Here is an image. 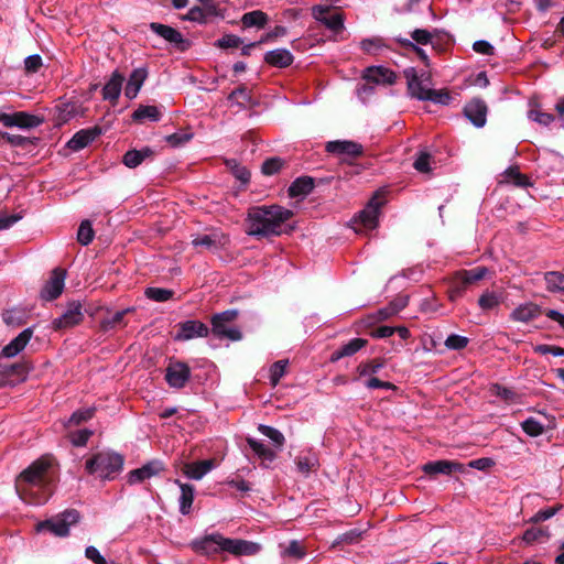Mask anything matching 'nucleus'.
Listing matches in <instances>:
<instances>
[{
    "label": "nucleus",
    "mask_w": 564,
    "mask_h": 564,
    "mask_svg": "<svg viewBox=\"0 0 564 564\" xmlns=\"http://www.w3.org/2000/svg\"><path fill=\"white\" fill-rule=\"evenodd\" d=\"M50 466L47 459L40 458L19 475L15 480V490L23 501L42 505L47 500L48 480L46 474Z\"/></svg>",
    "instance_id": "1"
},
{
    "label": "nucleus",
    "mask_w": 564,
    "mask_h": 564,
    "mask_svg": "<svg viewBox=\"0 0 564 564\" xmlns=\"http://www.w3.org/2000/svg\"><path fill=\"white\" fill-rule=\"evenodd\" d=\"M293 213L284 207L258 206L249 210L248 235L269 237L281 234L283 224L292 217Z\"/></svg>",
    "instance_id": "2"
},
{
    "label": "nucleus",
    "mask_w": 564,
    "mask_h": 564,
    "mask_svg": "<svg viewBox=\"0 0 564 564\" xmlns=\"http://www.w3.org/2000/svg\"><path fill=\"white\" fill-rule=\"evenodd\" d=\"M191 546L196 553L203 555H212L220 552H227L236 556L253 555L260 550L257 543L239 539H228L220 533H212L195 539L192 541Z\"/></svg>",
    "instance_id": "3"
},
{
    "label": "nucleus",
    "mask_w": 564,
    "mask_h": 564,
    "mask_svg": "<svg viewBox=\"0 0 564 564\" xmlns=\"http://www.w3.org/2000/svg\"><path fill=\"white\" fill-rule=\"evenodd\" d=\"M123 457L111 451H101L86 459L85 470L101 480H112L122 470Z\"/></svg>",
    "instance_id": "4"
},
{
    "label": "nucleus",
    "mask_w": 564,
    "mask_h": 564,
    "mask_svg": "<svg viewBox=\"0 0 564 564\" xmlns=\"http://www.w3.org/2000/svg\"><path fill=\"white\" fill-rule=\"evenodd\" d=\"M384 203V192L377 191L366 207L351 220L356 234H365L378 226L380 208Z\"/></svg>",
    "instance_id": "5"
},
{
    "label": "nucleus",
    "mask_w": 564,
    "mask_h": 564,
    "mask_svg": "<svg viewBox=\"0 0 564 564\" xmlns=\"http://www.w3.org/2000/svg\"><path fill=\"white\" fill-rule=\"evenodd\" d=\"M79 513L76 510H66L59 517L45 520L36 524V531H50L56 536H66L69 533V527L77 523Z\"/></svg>",
    "instance_id": "6"
},
{
    "label": "nucleus",
    "mask_w": 564,
    "mask_h": 564,
    "mask_svg": "<svg viewBox=\"0 0 564 564\" xmlns=\"http://www.w3.org/2000/svg\"><path fill=\"white\" fill-rule=\"evenodd\" d=\"M0 122L7 128L32 129L39 127L42 123V119L25 111L13 113L0 112Z\"/></svg>",
    "instance_id": "7"
},
{
    "label": "nucleus",
    "mask_w": 564,
    "mask_h": 564,
    "mask_svg": "<svg viewBox=\"0 0 564 564\" xmlns=\"http://www.w3.org/2000/svg\"><path fill=\"white\" fill-rule=\"evenodd\" d=\"M66 271L61 268H55L41 290V297L45 301L57 299L65 285Z\"/></svg>",
    "instance_id": "8"
},
{
    "label": "nucleus",
    "mask_w": 564,
    "mask_h": 564,
    "mask_svg": "<svg viewBox=\"0 0 564 564\" xmlns=\"http://www.w3.org/2000/svg\"><path fill=\"white\" fill-rule=\"evenodd\" d=\"M82 304L79 302H72L67 305L64 314L52 322L53 328L65 329L79 324L83 319Z\"/></svg>",
    "instance_id": "9"
},
{
    "label": "nucleus",
    "mask_w": 564,
    "mask_h": 564,
    "mask_svg": "<svg viewBox=\"0 0 564 564\" xmlns=\"http://www.w3.org/2000/svg\"><path fill=\"white\" fill-rule=\"evenodd\" d=\"M191 377V370L184 362H172L166 368L165 380L171 388H183Z\"/></svg>",
    "instance_id": "10"
},
{
    "label": "nucleus",
    "mask_w": 564,
    "mask_h": 564,
    "mask_svg": "<svg viewBox=\"0 0 564 564\" xmlns=\"http://www.w3.org/2000/svg\"><path fill=\"white\" fill-rule=\"evenodd\" d=\"M192 243L195 248L216 251L228 243V238L219 231H213L210 234L195 236Z\"/></svg>",
    "instance_id": "11"
},
{
    "label": "nucleus",
    "mask_w": 564,
    "mask_h": 564,
    "mask_svg": "<svg viewBox=\"0 0 564 564\" xmlns=\"http://www.w3.org/2000/svg\"><path fill=\"white\" fill-rule=\"evenodd\" d=\"M543 421L535 417H528L524 420L521 423L523 432L531 437H538L546 430H553L555 427V417L546 414H543Z\"/></svg>",
    "instance_id": "12"
},
{
    "label": "nucleus",
    "mask_w": 564,
    "mask_h": 564,
    "mask_svg": "<svg viewBox=\"0 0 564 564\" xmlns=\"http://www.w3.org/2000/svg\"><path fill=\"white\" fill-rule=\"evenodd\" d=\"M487 105L480 99L470 100L464 108L466 118L476 127L482 128L487 122Z\"/></svg>",
    "instance_id": "13"
},
{
    "label": "nucleus",
    "mask_w": 564,
    "mask_h": 564,
    "mask_svg": "<svg viewBox=\"0 0 564 564\" xmlns=\"http://www.w3.org/2000/svg\"><path fill=\"white\" fill-rule=\"evenodd\" d=\"M325 149L328 153L343 158H355L360 155L362 152V147L360 144L348 140L329 141L326 143Z\"/></svg>",
    "instance_id": "14"
},
{
    "label": "nucleus",
    "mask_w": 564,
    "mask_h": 564,
    "mask_svg": "<svg viewBox=\"0 0 564 564\" xmlns=\"http://www.w3.org/2000/svg\"><path fill=\"white\" fill-rule=\"evenodd\" d=\"M208 333L209 329L204 323L191 319L180 325L175 340H189L197 337H206Z\"/></svg>",
    "instance_id": "15"
},
{
    "label": "nucleus",
    "mask_w": 564,
    "mask_h": 564,
    "mask_svg": "<svg viewBox=\"0 0 564 564\" xmlns=\"http://www.w3.org/2000/svg\"><path fill=\"white\" fill-rule=\"evenodd\" d=\"M101 134L99 127H91L79 130L73 138L67 142V148L72 151H79L90 144L96 138Z\"/></svg>",
    "instance_id": "16"
},
{
    "label": "nucleus",
    "mask_w": 564,
    "mask_h": 564,
    "mask_svg": "<svg viewBox=\"0 0 564 564\" xmlns=\"http://www.w3.org/2000/svg\"><path fill=\"white\" fill-rule=\"evenodd\" d=\"M364 78L373 84L393 85L397 76L394 72L384 66H370L365 69Z\"/></svg>",
    "instance_id": "17"
},
{
    "label": "nucleus",
    "mask_w": 564,
    "mask_h": 564,
    "mask_svg": "<svg viewBox=\"0 0 564 564\" xmlns=\"http://www.w3.org/2000/svg\"><path fill=\"white\" fill-rule=\"evenodd\" d=\"M163 469L162 464L158 460L150 462L140 468L133 469L128 475V482L130 485L139 484L145 479L158 475Z\"/></svg>",
    "instance_id": "18"
},
{
    "label": "nucleus",
    "mask_w": 564,
    "mask_h": 564,
    "mask_svg": "<svg viewBox=\"0 0 564 564\" xmlns=\"http://www.w3.org/2000/svg\"><path fill=\"white\" fill-rule=\"evenodd\" d=\"M422 469L426 475L431 476L437 474L451 475L455 471H463L464 465L452 460H434L426 463Z\"/></svg>",
    "instance_id": "19"
},
{
    "label": "nucleus",
    "mask_w": 564,
    "mask_h": 564,
    "mask_svg": "<svg viewBox=\"0 0 564 564\" xmlns=\"http://www.w3.org/2000/svg\"><path fill=\"white\" fill-rule=\"evenodd\" d=\"M32 329L25 328L15 338H13L8 345L2 348L1 355L7 358L15 357L21 352L32 337Z\"/></svg>",
    "instance_id": "20"
},
{
    "label": "nucleus",
    "mask_w": 564,
    "mask_h": 564,
    "mask_svg": "<svg viewBox=\"0 0 564 564\" xmlns=\"http://www.w3.org/2000/svg\"><path fill=\"white\" fill-rule=\"evenodd\" d=\"M148 77V69L145 67H139L132 70L130 74V77L128 79V83L124 88V95L129 99H134L143 83L145 82Z\"/></svg>",
    "instance_id": "21"
},
{
    "label": "nucleus",
    "mask_w": 564,
    "mask_h": 564,
    "mask_svg": "<svg viewBox=\"0 0 564 564\" xmlns=\"http://www.w3.org/2000/svg\"><path fill=\"white\" fill-rule=\"evenodd\" d=\"M86 109L77 101L62 102L57 106V120L66 123L76 117H83Z\"/></svg>",
    "instance_id": "22"
},
{
    "label": "nucleus",
    "mask_w": 564,
    "mask_h": 564,
    "mask_svg": "<svg viewBox=\"0 0 564 564\" xmlns=\"http://www.w3.org/2000/svg\"><path fill=\"white\" fill-rule=\"evenodd\" d=\"M406 78H408V89L412 97L420 99V100H426L430 97L431 88L427 87V85L424 84L423 80H421L413 70L406 72Z\"/></svg>",
    "instance_id": "23"
},
{
    "label": "nucleus",
    "mask_w": 564,
    "mask_h": 564,
    "mask_svg": "<svg viewBox=\"0 0 564 564\" xmlns=\"http://www.w3.org/2000/svg\"><path fill=\"white\" fill-rule=\"evenodd\" d=\"M123 79L124 78L120 73L113 72L110 79L102 88L104 99L117 101L121 93Z\"/></svg>",
    "instance_id": "24"
},
{
    "label": "nucleus",
    "mask_w": 564,
    "mask_h": 564,
    "mask_svg": "<svg viewBox=\"0 0 564 564\" xmlns=\"http://www.w3.org/2000/svg\"><path fill=\"white\" fill-rule=\"evenodd\" d=\"M264 61L274 67H288L293 63V55L286 48H276L265 53Z\"/></svg>",
    "instance_id": "25"
},
{
    "label": "nucleus",
    "mask_w": 564,
    "mask_h": 564,
    "mask_svg": "<svg viewBox=\"0 0 564 564\" xmlns=\"http://www.w3.org/2000/svg\"><path fill=\"white\" fill-rule=\"evenodd\" d=\"M175 484L181 489V495L178 498L180 512L183 516H186L191 512L192 505L194 501L195 488L189 484H183L180 480H176Z\"/></svg>",
    "instance_id": "26"
},
{
    "label": "nucleus",
    "mask_w": 564,
    "mask_h": 564,
    "mask_svg": "<svg viewBox=\"0 0 564 564\" xmlns=\"http://www.w3.org/2000/svg\"><path fill=\"white\" fill-rule=\"evenodd\" d=\"M214 462L212 459L200 460L187 464L184 468V474L194 480H200L214 468Z\"/></svg>",
    "instance_id": "27"
},
{
    "label": "nucleus",
    "mask_w": 564,
    "mask_h": 564,
    "mask_svg": "<svg viewBox=\"0 0 564 564\" xmlns=\"http://www.w3.org/2000/svg\"><path fill=\"white\" fill-rule=\"evenodd\" d=\"M540 315V308L533 303H524L516 307L510 317L516 322L528 323Z\"/></svg>",
    "instance_id": "28"
},
{
    "label": "nucleus",
    "mask_w": 564,
    "mask_h": 564,
    "mask_svg": "<svg viewBox=\"0 0 564 564\" xmlns=\"http://www.w3.org/2000/svg\"><path fill=\"white\" fill-rule=\"evenodd\" d=\"M150 29L158 34L159 36L163 37L165 41L172 43V44H182L184 43L183 35L181 32H178L176 29L164 25L161 23H151Z\"/></svg>",
    "instance_id": "29"
},
{
    "label": "nucleus",
    "mask_w": 564,
    "mask_h": 564,
    "mask_svg": "<svg viewBox=\"0 0 564 564\" xmlns=\"http://www.w3.org/2000/svg\"><path fill=\"white\" fill-rule=\"evenodd\" d=\"M153 154L151 148L145 147L141 150H130L128 151L122 159L123 164L129 169H135L139 166L147 158H150Z\"/></svg>",
    "instance_id": "30"
},
{
    "label": "nucleus",
    "mask_w": 564,
    "mask_h": 564,
    "mask_svg": "<svg viewBox=\"0 0 564 564\" xmlns=\"http://www.w3.org/2000/svg\"><path fill=\"white\" fill-rule=\"evenodd\" d=\"M212 332L218 338H228L232 341L242 338L241 332L237 327L228 326L226 323L212 322Z\"/></svg>",
    "instance_id": "31"
},
{
    "label": "nucleus",
    "mask_w": 564,
    "mask_h": 564,
    "mask_svg": "<svg viewBox=\"0 0 564 564\" xmlns=\"http://www.w3.org/2000/svg\"><path fill=\"white\" fill-rule=\"evenodd\" d=\"M367 345V340L364 338H352L347 344L343 345L340 349L336 350L332 355V360L336 361L343 357H348L355 355L361 348Z\"/></svg>",
    "instance_id": "32"
},
{
    "label": "nucleus",
    "mask_w": 564,
    "mask_h": 564,
    "mask_svg": "<svg viewBox=\"0 0 564 564\" xmlns=\"http://www.w3.org/2000/svg\"><path fill=\"white\" fill-rule=\"evenodd\" d=\"M247 443L252 452L263 462H273L276 457V453L267 446L262 441L253 437H247Z\"/></svg>",
    "instance_id": "33"
},
{
    "label": "nucleus",
    "mask_w": 564,
    "mask_h": 564,
    "mask_svg": "<svg viewBox=\"0 0 564 564\" xmlns=\"http://www.w3.org/2000/svg\"><path fill=\"white\" fill-rule=\"evenodd\" d=\"M297 471L303 476L307 477L313 470L318 467V458L315 454L308 453L307 455H301L295 460Z\"/></svg>",
    "instance_id": "34"
},
{
    "label": "nucleus",
    "mask_w": 564,
    "mask_h": 564,
    "mask_svg": "<svg viewBox=\"0 0 564 564\" xmlns=\"http://www.w3.org/2000/svg\"><path fill=\"white\" fill-rule=\"evenodd\" d=\"M502 302V294L496 291L484 292L479 300L478 305L482 311H491L497 308Z\"/></svg>",
    "instance_id": "35"
},
{
    "label": "nucleus",
    "mask_w": 564,
    "mask_h": 564,
    "mask_svg": "<svg viewBox=\"0 0 564 564\" xmlns=\"http://www.w3.org/2000/svg\"><path fill=\"white\" fill-rule=\"evenodd\" d=\"M268 20H269L268 14L261 10H254V11L247 12L241 18V22H242L243 26H246V28H252V26H257L260 29L264 28Z\"/></svg>",
    "instance_id": "36"
},
{
    "label": "nucleus",
    "mask_w": 564,
    "mask_h": 564,
    "mask_svg": "<svg viewBox=\"0 0 564 564\" xmlns=\"http://www.w3.org/2000/svg\"><path fill=\"white\" fill-rule=\"evenodd\" d=\"M313 189V181L310 177H299L289 187L291 197L307 195Z\"/></svg>",
    "instance_id": "37"
},
{
    "label": "nucleus",
    "mask_w": 564,
    "mask_h": 564,
    "mask_svg": "<svg viewBox=\"0 0 564 564\" xmlns=\"http://www.w3.org/2000/svg\"><path fill=\"white\" fill-rule=\"evenodd\" d=\"M135 121L150 120L156 122L161 119V112L155 106H140L132 115Z\"/></svg>",
    "instance_id": "38"
},
{
    "label": "nucleus",
    "mask_w": 564,
    "mask_h": 564,
    "mask_svg": "<svg viewBox=\"0 0 564 564\" xmlns=\"http://www.w3.org/2000/svg\"><path fill=\"white\" fill-rule=\"evenodd\" d=\"M258 431L262 435L270 438L272 441V443L274 444V446L276 447V449L280 451L282 448V446L284 445V442H285L284 435L279 430H276L272 426H269V425L259 424Z\"/></svg>",
    "instance_id": "39"
},
{
    "label": "nucleus",
    "mask_w": 564,
    "mask_h": 564,
    "mask_svg": "<svg viewBox=\"0 0 564 564\" xmlns=\"http://www.w3.org/2000/svg\"><path fill=\"white\" fill-rule=\"evenodd\" d=\"M327 4H318L312 9L313 18L324 24V22L333 14L330 7H336L339 0H326Z\"/></svg>",
    "instance_id": "40"
},
{
    "label": "nucleus",
    "mask_w": 564,
    "mask_h": 564,
    "mask_svg": "<svg viewBox=\"0 0 564 564\" xmlns=\"http://www.w3.org/2000/svg\"><path fill=\"white\" fill-rule=\"evenodd\" d=\"M545 283L549 291L564 293V274L554 271L547 272Z\"/></svg>",
    "instance_id": "41"
},
{
    "label": "nucleus",
    "mask_w": 564,
    "mask_h": 564,
    "mask_svg": "<svg viewBox=\"0 0 564 564\" xmlns=\"http://www.w3.org/2000/svg\"><path fill=\"white\" fill-rule=\"evenodd\" d=\"M408 304V296H400L392 301L387 307L379 311L382 318H389L390 316L398 314Z\"/></svg>",
    "instance_id": "42"
},
{
    "label": "nucleus",
    "mask_w": 564,
    "mask_h": 564,
    "mask_svg": "<svg viewBox=\"0 0 564 564\" xmlns=\"http://www.w3.org/2000/svg\"><path fill=\"white\" fill-rule=\"evenodd\" d=\"M227 167L231 171L237 180L246 184L250 180V172L248 169L239 164L236 160H228L226 162Z\"/></svg>",
    "instance_id": "43"
},
{
    "label": "nucleus",
    "mask_w": 564,
    "mask_h": 564,
    "mask_svg": "<svg viewBox=\"0 0 564 564\" xmlns=\"http://www.w3.org/2000/svg\"><path fill=\"white\" fill-rule=\"evenodd\" d=\"M490 391L492 394L499 397L503 401L508 403H518L519 402V395L511 389L502 387L500 384H494L490 388Z\"/></svg>",
    "instance_id": "44"
},
{
    "label": "nucleus",
    "mask_w": 564,
    "mask_h": 564,
    "mask_svg": "<svg viewBox=\"0 0 564 564\" xmlns=\"http://www.w3.org/2000/svg\"><path fill=\"white\" fill-rule=\"evenodd\" d=\"M94 230L89 220H83L77 231V240L83 246L89 245L94 239Z\"/></svg>",
    "instance_id": "45"
},
{
    "label": "nucleus",
    "mask_w": 564,
    "mask_h": 564,
    "mask_svg": "<svg viewBox=\"0 0 564 564\" xmlns=\"http://www.w3.org/2000/svg\"><path fill=\"white\" fill-rule=\"evenodd\" d=\"M289 365L288 359H282L274 362L270 368V382L273 387H275L280 379L285 375L286 367Z\"/></svg>",
    "instance_id": "46"
},
{
    "label": "nucleus",
    "mask_w": 564,
    "mask_h": 564,
    "mask_svg": "<svg viewBox=\"0 0 564 564\" xmlns=\"http://www.w3.org/2000/svg\"><path fill=\"white\" fill-rule=\"evenodd\" d=\"M528 118L540 126L547 127L554 121V116L543 112L539 108H533L528 111Z\"/></svg>",
    "instance_id": "47"
},
{
    "label": "nucleus",
    "mask_w": 564,
    "mask_h": 564,
    "mask_svg": "<svg viewBox=\"0 0 564 564\" xmlns=\"http://www.w3.org/2000/svg\"><path fill=\"white\" fill-rule=\"evenodd\" d=\"M487 274V269L485 267H477L471 270L463 271L459 273V276L464 280L465 284H471L484 279Z\"/></svg>",
    "instance_id": "48"
},
{
    "label": "nucleus",
    "mask_w": 564,
    "mask_h": 564,
    "mask_svg": "<svg viewBox=\"0 0 564 564\" xmlns=\"http://www.w3.org/2000/svg\"><path fill=\"white\" fill-rule=\"evenodd\" d=\"M505 178L507 182L512 183L517 186L525 187L530 184L528 177L519 172L516 167H510L505 172Z\"/></svg>",
    "instance_id": "49"
},
{
    "label": "nucleus",
    "mask_w": 564,
    "mask_h": 564,
    "mask_svg": "<svg viewBox=\"0 0 564 564\" xmlns=\"http://www.w3.org/2000/svg\"><path fill=\"white\" fill-rule=\"evenodd\" d=\"M284 160L281 158L274 156L265 160L262 164V173L265 175H273L281 171V169L284 166Z\"/></svg>",
    "instance_id": "50"
},
{
    "label": "nucleus",
    "mask_w": 564,
    "mask_h": 564,
    "mask_svg": "<svg viewBox=\"0 0 564 564\" xmlns=\"http://www.w3.org/2000/svg\"><path fill=\"white\" fill-rule=\"evenodd\" d=\"M145 295L148 299L155 302H165L170 300L173 295L172 291L161 288H148L145 290Z\"/></svg>",
    "instance_id": "51"
},
{
    "label": "nucleus",
    "mask_w": 564,
    "mask_h": 564,
    "mask_svg": "<svg viewBox=\"0 0 564 564\" xmlns=\"http://www.w3.org/2000/svg\"><path fill=\"white\" fill-rule=\"evenodd\" d=\"M469 343V339L465 336L452 334L445 340V346L451 350L464 349Z\"/></svg>",
    "instance_id": "52"
},
{
    "label": "nucleus",
    "mask_w": 564,
    "mask_h": 564,
    "mask_svg": "<svg viewBox=\"0 0 564 564\" xmlns=\"http://www.w3.org/2000/svg\"><path fill=\"white\" fill-rule=\"evenodd\" d=\"M383 368V364L377 360L360 364L358 366V372L361 377H370L378 373Z\"/></svg>",
    "instance_id": "53"
},
{
    "label": "nucleus",
    "mask_w": 564,
    "mask_h": 564,
    "mask_svg": "<svg viewBox=\"0 0 564 564\" xmlns=\"http://www.w3.org/2000/svg\"><path fill=\"white\" fill-rule=\"evenodd\" d=\"M93 415H94V409L93 408L77 410L68 419L67 424L68 425H78L82 422H86L89 419H91Z\"/></svg>",
    "instance_id": "54"
},
{
    "label": "nucleus",
    "mask_w": 564,
    "mask_h": 564,
    "mask_svg": "<svg viewBox=\"0 0 564 564\" xmlns=\"http://www.w3.org/2000/svg\"><path fill=\"white\" fill-rule=\"evenodd\" d=\"M324 25L330 30L334 34H338L344 30V17L340 13L332 14L325 22Z\"/></svg>",
    "instance_id": "55"
},
{
    "label": "nucleus",
    "mask_w": 564,
    "mask_h": 564,
    "mask_svg": "<svg viewBox=\"0 0 564 564\" xmlns=\"http://www.w3.org/2000/svg\"><path fill=\"white\" fill-rule=\"evenodd\" d=\"M360 46L368 54H378L384 44L381 39L372 37L362 40Z\"/></svg>",
    "instance_id": "56"
},
{
    "label": "nucleus",
    "mask_w": 564,
    "mask_h": 564,
    "mask_svg": "<svg viewBox=\"0 0 564 564\" xmlns=\"http://www.w3.org/2000/svg\"><path fill=\"white\" fill-rule=\"evenodd\" d=\"M467 286H468V284L464 283V280L459 276V273H458L456 275L455 280L453 281V284L448 291L449 300L451 301L457 300L459 296H462V294L464 293V291L466 290Z\"/></svg>",
    "instance_id": "57"
},
{
    "label": "nucleus",
    "mask_w": 564,
    "mask_h": 564,
    "mask_svg": "<svg viewBox=\"0 0 564 564\" xmlns=\"http://www.w3.org/2000/svg\"><path fill=\"white\" fill-rule=\"evenodd\" d=\"M93 435L91 430H78L69 434V440L74 446H84L86 445L89 437Z\"/></svg>",
    "instance_id": "58"
},
{
    "label": "nucleus",
    "mask_w": 564,
    "mask_h": 564,
    "mask_svg": "<svg viewBox=\"0 0 564 564\" xmlns=\"http://www.w3.org/2000/svg\"><path fill=\"white\" fill-rule=\"evenodd\" d=\"M228 100L245 107L250 102V96L248 95L246 88L241 87L231 91V94L228 96Z\"/></svg>",
    "instance_id": "59"
},
{
    "label": "nucleus",
    "mask_w": 564,
    "mask_h": 564,
    "mask_svg": "<svg viewBox=\"0 0 564 564\" xmlns=\"http://www.w3.org/2000/svg\"><path fill=\"white\" fill-rule=\"evenodd\" d=\"M431 155L426 152H421L415 159L413 166L421 173H429L431 171Z\"/></svg>",
    "instance_id": "60"
},
{
    "label": "nucleus",
    "mask_w": 564,
    "mask_h": 564,
    "mask_svg": "<svg viewBox=\"0 0 564 564\" xmlns=\"http://www.w3.org/2000/svg\"><path fill=\"white\" fill-rule=\"evenodd\" d=\"M242 43V40L235 34L224 35L216 42V45L220 48L238 47Z\"/></svg>",
    "instance_id": "61"
},
{
    "label": "nucleus",
    "mask_w": 564,
    "mask_h": 564,
    "mask_svg": "<svg viewBox=\"0 0 564 564\" xmlns=\"http://www.w3.org/2000/svg\"><path fill=\"white\" fill-rule=\"evenodd\" d=\"M184 20L192 21V22H198V23H205L206 22V13L202 8L193 7L186 13V15L184 17Z\"/></svg>",
    "instance_id": "62"
},
{
    "label": "nucleus",
    "mask_w": 564,
    "mask_h": 564,
    "mask_svg": "<svg viewBox=\"0 0 564 564\" xmlns=\"http://www.w3.org/2000/svg\"><path fill=\"white\" fill-rule=\"evenodd\" d=\"M283 555L301 558L304 555V551L297 541H291L283 551Z\"/></svg>",
    "instance_id": "63"
},
{
    "label": "nucleus",
    "mask_w": 564,
    "mask_h": 564,
    "mask_svg": "<svg viewBox=\"0 0 564 564\" xmlns=\"http://www.w3.org/2000/svg\"><path fill=\"white\" fill-rule=\"evenodd\" d=\"M85 555L95 564H107L106 558L100 554V552L95 546H87L85 550Z\"/></svg>",
    "instance_id": "64"
}]
</instances>
